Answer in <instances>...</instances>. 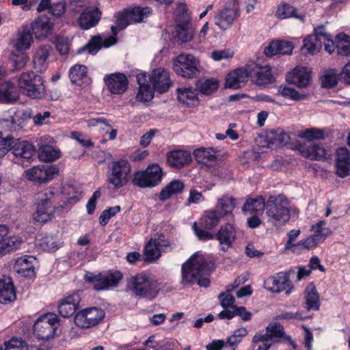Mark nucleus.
I'll list each match as a JSON object with an SVG mask.
<instances>
[{
	"label": "nucleus",
	"mask_w": 350,
	"mask_h": 350,
	"mask_svg": "<svg viewBox=\"0 0 350 350\" xmlns=\"http://www.w3.org/2000/svg\"><path fill=\"white\" fill-rule=\"evenodd\" d=\"M150 12L148 8H142L136 7L126 10V19L131 23L143 22Z\"/></svg>",
	"instance_id": "nucleus-50"
},
{
	"label": "nucleus",
	"mask_w": 350,
	"mask_h": 350,
	"mask_svg": "<svg viewBox=\"0 0 350 350\" xmlns=\"http://www.w3.org/2000/svg\"><path fill=\"white\" fill-rule=\"evenodd\" d=\"M53 52V49L49 44L40 46L36 51L33 57L34 68L42 72L46 68L47 59Z\"/></svg>",
	"instance_id": "nucleus-29"
},
{
	"label": "nucleus",
	"mask_w": 350,
	"mask_h": 350,
	"mask_svg": "<svg viewBox=\"0 0 350 350\" xmlns=\"http://www.w3.org/2000/svg\"><path fill=\"white\" fill-rule=\"evenodd\" d=\"M289 272H280L276 275L269 278L265 281V288L273 293H279L286 291V294L291 293L293 288L291 281L290 280Z\"/></svg>",
	"instance_id": "nucleus-13"
},
{
	"label": "nucleus",
	"mask_w": 350,
	"mask_h": 350,
	"mask_svg": "<svg viewBox=\"0 0 350 350\" xmlns=\"http://www.w3.org/2000/svg\"><path fill=\"white\" fill-rule=\"evenodd\" d=\"M16 299L14 285L9 277L0 280V303L6 304Z\"/></svg>",
	"instance_id": "nucleus-35"
},
{
	"label": "nucleus",
	"mask_w": 350,
	"mask_h": 350,
	"mask_svg": "<svg viewBox=\"0 0 350 350\" xmlns=\"http://www.w3.org/2000/svg\"><path fill=\"white\" fill-rule=\"evenodd\" d=\"M336 172L340 178L350 175V152L346 148H338L336 151Z\"/></svg>",
	"instance_id": "nucleus-22"
},
{
	"label": "nucleus",
	"mask_w": 350,
	"mask_h": 350,
	"mask_svg": "<svg viewBox=\"0 0 350 350\" xmlns=\"http://www.w3.org/2000/svg\"><path fill=\"white\" fill-rule=\"evenodd\" d=\"M215 237L219 243L221 250L226 252L236 240L237 232L232 225L226 224L220 227Z\"/></svg>",
	"instance_id": "nucleus-21"
},
{
	"label": "nucleus",
	"mask_w": 350,
	"mask_h": 350,
	"mask_svg": "<svg viewBox=\"0 0 350 350\" xmlns=\"http://www.w3.org/2000/svg\"><path fill=\"white\" fill-rule=\"evenodd\" d=\"M249 77L258 85H265L272 83L273 77L269 66H259L255 63L247 64Z\"/></svg>",
	"instance_id": "nucleus-16"
},
{
	"label": "nucleus",
	"mask_w": 350,
	"mask_h": 350,
	"mask_svg": "<svg viewBox=\"0 0 350 350\" xmlns=\"http://www.w3.org/2000/svg\"><path fill=\"white\" fill-rule=\"evenodd\" d=\"M59 156V152L49 145H42L39 147L38 157L41 161L51 162Z\"/></svg>",
	"instance_id": "nucleus-51"
},
{
	"label": "nucleus",
	"mask_w": 350,
	"mask_h": 350,
	"mask_svg": "<svg viewBox=\"0 0 350 350\" xmlns=\"http://www.w3.org/2000/svg\"><path fill=\"white\" fill-rule=\"evenodd\" d=\"M330 132L327 129H320L317 128H310L302 131L299 134V137L308 140V144L312 143V141L314 139H323L327 137Z\"/></svg>",
	"instance_id": "nucleus-41"
},
{
	"label": "nucleus",
	"mask_w": 350,
	"mask_h": 350,
	"mask_svg": "<svg viewBox=\"0 0 350 350\" xmlns=\"http://www.w3.org/2000/svg\"><path fill=\"white\" fill-rule=\"evenodd\" d=\"M249 76L246 65L245 68H239L230 72L227 76L225 86L234 90L239 89L247 81Z\"/></svg>",
	"instance_id": "nucleus-25"
},
{
	"label": "nucleus",
	"mask_w": 350,
	"mask_h": 350,
	"mask_svg": "<svg viewBox=\"0 0 350 350\" xmlns=\"http://www.w3.org/2000/svg\"><path fill=\"white\" fill-rule=\"evenodd\" d=\"M319 243L312 234L306 239L300 241L297 245L304 249L310 250L316 247Z\"/></svg>",
	"instance_id": "nucleus-64"
},
{
	"label": "nucleus",
	"mask_w": 350,
	"mask_h": 350,
	"mask_svg": "<svg viewBox=\"0 0 350 350\" xmlns=\"http://www.w3.org/2000/svg\"><path fill=\"white\" fill-rule=\"evenodd\" d=\"M18 85L22 93L29 97L36 98L43 94V79L32 71L23 72L18 79Z\"/></svg>",
	"instance_id": "nucleus-5"
},
{
	"label": "nucleus",
	"mask_w": 350,
	"mask_h": 350,
	"mask_svg": "<svg viewBox=\"0 0 350 350\" xmlns=\"http://www.w3.org/2000/svg\"><path fill=\"white\" fill-rule=\"evenodd\" d=\"M289 203L282 194L269 198L266 206V214L269 221L274 226H282L290 219Z\"/></svg>",
	"instance_id": "nucleus-2"
},
{
	"label": "nucleus",
	"mask_w": 350,
	"mask_h": 350,
	"mask_svg": "<svg viewBox=\"0 0 350 350\" xmlns=\"http://www.w3.org/2000/svg\"><path fill=\"white\" fill-rule=\"evenodd\" d=\"M297 9L290 5L289 3H284L278 5L275 16L280 19H285L288 18H296L300 20H304V15L297 14Z\"/></svg>",
	"instance_id": "nucleus-43"
},
{
	"label": "nucleus",
	"mask_w": 350,
	"mask_h": 350,
	"mask_svg": "<svg viewBox=\"0 0 350 350\" xmlns=\"http://www.w3.org/2000/svg\"><path fill=\"white\" fill-rule=\"evenodd\" d=\"M191 160L190 153L183 150L171 151L167 154V163L176 168H182L185 164L189 163Z\"/></svg>",
	"instance_id": "nucleus-33"
},
{
	"label": "nucleus",
	"mask_w": 350,
	"mask_h": 350,
	"mask_svg": "<svg viewBox=\"0 0 350 350\" xmlns=\"http://www.w3.org/2000/svg\"><path fill=\"white\" fill-rule=\"evenodd\" d=\"M0 144L8 146L10 150L17 158L29 161L35 154L34 146L27 141L14 139L12 137H0Z\"/></svg>",
	"instance_id": "nucleus-10"
},
{
	"label": "nucleus",
	"mask_w": 350,
	"mask_h": 350,
	"mask_svg": "<svg viewBox=\"0 0 350 350\" xmlns=\"http://www.w3.org/2000/svg\"><path fill=\"white\" fill-rule=\"evenodd\" d=\"M127 288L136 296L150 299L157 294V284L145 273L131 276L127 280Z\"/></svg>",
	"instance_id": "nucleus-3"
},
{
	"label": "nucleus",
	"mask_w": 350,
	"mask_h": 350,
	"mask_svg": "<svg viewBox=\"0 0 350 350\" xmlns=\"http://www.w3.org/2000/svg\"><path fill=\"white\" fill-rule=\"evenodd\" d=\"M87 67L83 65H75L72 66L69 72V77L73 83H77L80 80L86 77Z\"/></svg>",
	"instance_id": "nucleus-56"
},
{
	"label": "nucleus",
	"mask_w": 350,
	"mask_h": 350,
	"mask_svg": "<svg viewBox=\"0 0 350 350\" xmlns=\"http://www.w3.org/2000/svg\"><path fill=\"white\" fill-rule=\"evenodd\" d=\"M55 189L47 188L38 194L36 211L33 214L35 221L45 223L53 217Z\"/></svg>",
	"instance_id": "nucleus-4"
},
{
	"label": "nucleus",
	"mask_w": 350,
	"mask_h": 350,
	"mask_svg": "<svg viewBox=\"0 0 350 350\" xmlns=\"http://www.w3.org/2000/svg\"><path fill=\"white\" fill-rule=\"evenodd\" d=\"M81 301V297L79 292H75L66 298L59 305L58 312L59 314L67 318L71 317L77 310Z\"/></svg>",
	"instance_id": "nucleus-23"
},
{
	"label": "nucleus",
	"mask_w": 350,
	"mask_h": 350,
	"mask_svg": "<svg viewBox=\"0 0 350 350\" xmlns=\"http://www.w3.org/2000/svg\"><path fill=\"white\" fill-rule=\"evenodd\" d=\"M325 226L326 224L324 221H320L316 225L312 226L311 230L314 232L312 235L319 243L323 242L332 233L331 230Z\"/></svg>",
	"instance_id": "nucleus-52"
},
{
	"label": "nucleus",
	"mask_w": 350,
	"mask_h": 350,
	"mask_svg": "<svg viewBox=\"0 0 350 350\" xmlns=\"http://www.w3.org/2000/svg\"><path fill=\"white\" fill-rule=\"evenodd\" d=\"M4 350H29L27 344L21 338L12 337L10 340L5 342ZM0 350H3L0 347Z\"/></svg>",
	"instance_id": "nucleus-57"
},
{
	"label": "nucleus",
	"mask_w": 350,
	"mask_h": 350,
	"mask_svg": "<svg viewBox=\"0 0 350 350\" xmlns=\"http://www.w3.org/2000/svg\"><path fill=\"white\" fill-rule=\"evenodd\" d=\"M193 155L198 163L211 165L219 159L220 151L213 148H200L193 152Z\"/></svg>",
	"instance_id": "nucleus-30"
},
{
	"label": "nucleus",
	"mask_w": 350,
	"mask_h": 350,
	"mask_svg": "<svg viewBox=\"0 0 350 350\" xmlns=\"http://www.w3.org/2000/svg\"><path fill=\"white\" fill-rule=\"evenodd\" d=\"M290 136L288 133L284 132L283 130L278 129L273 133L271 137V142L276 146H284L288 143Z\"/></svg>",
	"instance_id": "nucleus-59"
},
{
	"label": "nucleus",
	"mask_w": 350,
	"mask_h": 350,
	"mask_svg": "<svg viewBox=\"0 0 350 350\" xmlns=\"http://www.w3.org/2000/svg\"><path fill=\"white\" fill-rule=\"evenodd\" d=\"M66 3L64 1L53 2L49 10V12L54 16L60 17L66 11Z\"/></svg>",
	"instance_id": "nucleus-62"
},
{
	"label": "nucleus",
	"mask_w": 350,
	"mask_h": 350,
	"mask_svg": "<svg viewBox=\"0 0 350 350\" xmlns=\"http://www.w3.org/2000/svg\"><path fill=\"white\" fill-rule=\"evenodd\" d=\"M150 240L153 241V243L155 244L157 247H159L161 251H165L167 248L170 247V241L165 239V237L163 234H158L157 237L155 236L154 238H151Z\"/></svg>",
	"instance_id": "nucleus-63"
},
{
	"label": "nucleus",
	"mask_w": 350,
	"mask_h": 350,
	"mask_svg": "<svg viewBox=\"0 0 350 350\" xmlns=\"http://www.w3.org/2000/svg\"><path fill=\"white\" fill-rule=\"evenodd\" d=\"M185 187L184 183L180 180H174L165 187L160 192L161 200L169 199L172 196L181 193Z\"/></svg>",
	"instance_id": "nucleus-42"
},
{
	"label": "nucleus",
	"mask_w": 350,
	"mask_h": 350,
	"mask_svg": "<svg viewBox=\"0 0 350 350\" xmlns=\"http://www.w3.org/2000/svg\"><path fill=\"white\" fill-rule=\"evenodd\" d=\"M236 206V200L233 197L224 196L218 199L215 208L219 211L223 216L232 213Z\"/></svg>",
	"instance_id": "nucleus-48"
},
{
	"label": "nucleus",
	"mask_w": 350,
	"mask_h": 350,
	"mask_svg": "<svg viewBox=\"0 0 350 350\" xmlns=\"http://www.w3.org/2000/svg\"><path fill=\"white\" fill-rule=\"evenodd\" d=\"M120 211V206H115L103 211L99 217V222L105 226L107 224L110 218Z\"/></svg>",
	"instance_id": "nucleus-60"
},
{
	"label": "nucleus",
	"mask_w": 350,
	"mask_h": 350,
	"mask_svg": "<svg viewBox=\"0 0 350 350\" xmlns=\"http://www.w3.org/2000/svg\"><path fill=\"white\" fill-rule=\"evenodd\" d=\"M305 299L308 310L319 308V297L316 288L313 285L308 286L305 290Z\"/></svg>",
	"instance_id": "nucleus-46"
},
{
	"label": "nucleus",
	"mask_w": 350,
	"mask_h": 350,
	"mask_svg": "<svg viewBox=\"0 0 350 350\" xmlns=\"http://www.w3.org/2000/svg\"><path fill=\"white\" fill-rule=\"evenodd\" d=\"M194 35V28L189 23H185L183 25H178L174 27L173 36L177 42H188L191 41Z\"/></svg>",
	"instance_id": "nucleus-36"
},
{
	"label": "nucleus",
	"mask_w": 350,
	"mask_h": 350,
	"mask_svg": "<svg viewBox=\"0 0 350 350\" xmlns=\"http://www.w3.org/2000/svg\"><path fill=\"white\" fill-rule=\"evenodd\" d=\"M301 154L311 159L320 160L325 158L329 150L319 144L310 143L299 146Z\"/></svg>",
	"instance_id": "nucleus-28"
},
{
	"label": "nucleus",
	"mask_w": 350,
	"mask_h": 350,
	"mask_svg": "<svg viewBox=\"0 0 350 350\" xmlns=\"http://www.w3.org/2000/svg\"><path fill=\"white\" fill-rule=\"evenodd\" d=\"M100 16L101 12L98 8L88 7L77 18L78 25L82 29H89L98 23Z\"/></svg>",
	"instance_id": "nucleus-20"
},
{
	"label": "nucleus",
	"mask_w": 350,
	"mask_h": 350,
	"mask_svg": "<svg viewBox=\"0 0 350 350\" xmlns=\"http://www.w3.org/2000/svg\"><path fill=\"white\" fill-rule=\"evenodd\" d=\"M338 80H340L339 73L334 69L329 70L325 71L321 77V84L323 88H330L335 86Z\"/></svg>",
	"instance_id": "nucleus-54"
},
{
	"label": "nucleus",
	"mask_w": 350,
	"mask_h": 350,
	"mask_svg": "<svg viewBox=\"0 0 350 350\" xmlns=\"http://www.w3.org/2000/svg\"><path fill=\"white\" fill-rule=\"evenodd\" d=\"M36 258L33 256H25L16 260L14 270L23 277H31L34 274V265Z\"/></svg>",
	"instance_id": "nucleus-31"
},
{
	"label": "nucleus",
	"mask_w": 350,
	"mask_h": 350,
	"mask_svg": "<svg viewBox=\"0 0 350 350\" xmlns=\"http://www.w3.org/2000/svg\"><path fill=\"white\" fill-rule=\"evenodd\" d=\"M336 48L338 55L350 56V37L344 33H339L336 38Z\"/></svg>",
	"instance_id": "nucleus-49"
},
{
	"label": "nucleus",
	"mask_w": 350,
	"mask_h": 350,
	"mask_svg": "<svg viewBox=\"0 0 350 350\" xmlns=\"http://www.w3.org/2000/svg\"><path fill=\"white\" fill-rule=\"evenodd\" d=\"M213 269V264L208 262L203 256L193 255L183 265L182 282H197L199 286L208 287L210 284L208 276Z\"/></svg>",
	"instance_id": "nucleus-1"
},
{
	"label": "nucleus",
	"mask_w": 350,
	"mask_h": 350,
	"mask_svg": "<svg viewBox=\"0 0 350 350\" xmlns=\"http://www.w3.org/2000/svg\"><path fill=\"white\" fill-rule=\"evenodd\" d=\"M223 217V214L216 208L206 211L201 217V224L205 229L211 230L219 224Z\"/></svg>",
	"instance_id": "nucleus-38"
},
{
	"label": "nucleus",
	"mask_w": 350,
	"mask_h": 350,
	"mask_svg": "<svg viewBox=\"0 0 350 350\" xmlns=\"http://www.w3.org/2000/svg\"><path fill=\"white\" fill-rule=\"evenodd\" d=\"M117 27L116 26H111V31L113 34V36L109 37L103 41L102 38L99 36H95L83 47L79 50V53H81L84 51H88L92 54H96L101 48L102 45L105 47H109L114 44L116 41Z\"/></svg>",
	"instance_id": "nucleus-18"
},
{
	"label": "nucleus",
	"mask_w": 350,
	"mask_h": 350,
	"mask_svg": "<svg viewBox=\"0 0 350 350\" xmlns=\"http://www.w3.org/2000/svg\"><path fill=\"white\" fill-rule=\"evenodd\" d=\"M33 42V37L29 29L23 28L15 34L10 44L18 51L29 49Z\"/></svg>",
	"instance_id": "nucleus-27"
},
{
	"label": "nucleus",
	"mask_w": 350,
	"mask_h": 350,
	"mask_svg": "<svg viewBox=\"0 0 350 350\" xmlns=\"http://www.w3.org/2000/svg\"><path fill=\"white\" fill-rule=\"evenodd\" d=\"M162 251L155 245L153 241L150 240L144 248V260L152 262L158 259Z\"/></svg>",
	"instance_id": "nucleus-55"
},
{
	"label": "nucleus",
	"mask_w": 350,
	"mask_h": 350,
	"mask_svg": "<svg viewBox=\"0 0 350 350\" xmlns=\"http://www.w3.org/2000/svg\"><path fill=\"white\" fill-rule=\"evenodd\" d=\"M163 172L157 164H152L144 171L137 172L133 180V183L142 188L153 187L161 180Z\"/></svg>",
	"instance_id": "nucleus-7"
},
{
	"label": "nucleus",
	"mask_w": 350,
	"mask_h": 350,
	"mask_svg": "<svg viewBox=\"0 0 350 350\" xmlns=\"http://www.w3.org/2000/svg\"><path fill=\"white\" fill-rule=\"evenodd\" d=\"M265 208V200L262 197L256 199H248L242 206V211L245 213H262Z\"/></svg>",
	"instance_id": "nucleus-45"
},
{
	"label": "nucleus",
	"mask_w": 350,
	"mask_h": 350,
	"mask_svg": "<svg viewBox=\"0 0 350 350\" xmlns=\"http://www.w3.org/2000/svg\"><path fill=\"white\" fill-rule=\"evenodd\" d=\"M197 90L204 95H210L216 92L218 82L214 79H200L196 82Z\"/></svg>",
	"instance_id": "nucleus-47"
},
{
	"label": "nucleus",
	"mask_w": 350,
	"mask_h": 350,
	"mask_svg": "<svg viewBox=\"0 0 350 350\" xmlns=\"http://www.w3.org/2000/svg\"><path fill=\"white\" fill-rule=\"evenodd\" d=\"M104 317L105 312L100 308L96 307L86 308L75 315V323L78 327L88 328L96 325Z\"/></svg>",
	"instance_id": "nucleus-12"
},
{
	"label": "nucleus",
	"mask_w": 350,
	"mask_h": 350,
	"mask_svg": "<svg viewBox=\"0 0 350 350\" xmlns=\"http://www.w3.org/2000/svg\"><path fill=\"white\" fill-rule=\"evenodd\" d=\"M57 173L56 167L46 165H40L26 171L29 180L36 183H46L53 178Z\"/></svg>",
	"instance_id": "nucleus-17"
},
{
	"label": "nucleus",
	"mask_w": 350,
	"mask_h": 350,
	"mask_svg": "<svg viewBox=\"0 0 350 350\" xmlns=\"http://www.w3.org/2000/svg\"><path fill=\"white\" fill-rule=\"evenodd\" d=\"M247 330L245 328H239L237 330H235L232 335H231L226 342V345H229L230 347H234L237 343H239L243 337L246 336L247 334Z\"/></svg>",
	"instance_id": "nucleus-61"
},
{
	"label": "nucleus",
	"mask_w": 350,
	"mask_h": 350,
	"mask_svg": "<svg viewBox=\"0 0 350 350\" xmlns=\"http://www.w3.org/2000/svg\"><path fill=\"white\" fill-rule=\"evenodd\" d=\"M284 331L280 323L275 322L270 323L266 327V333L264 334H256L252 339L253 342H258V341H267L271 340L272 342H276L279 338L284 335Z\"/></svg>",
	"instance_id": "nucleus-24"
},
{
	"label": "nucleus",
	"mask_w": 350,
	"mask_h": 350,
	"mask_svg": "<svg viewBox=\"0 0 350 350\" xmlns=\"http://www.w3.org/2000/svg\"><path fill=\"white\" fill-rule=\"evenodd\" d=\"M105 83L112 94H121L127 89L128 80L124 74L116 73L107 77Z\"/></svg>",
	"instance_id": "nucleus-26"
},
{
	"label": "nucleus",
	"mask_w": 350,
	"mask_h": 350,
	"mask_svg": "<svg viewBox=\"0 0 350 350\" xmlns=\"http://www.w3.org/2000/svg\"><path fill=\"white\" fill-rule=\"evenodd\" d=\"M147 77L145 74H139L137 76V81L139 85L137 98L141 101H148L153 98L152 86L146 83Z\"/></svg>",
	"instance_id": "nucleus-37"
},
{
	"label": "nucleus",
	"mask_w": 350,
	"mask_h": 350,
	"mask_svg": "<svg viewBox=\"0 0 350 350\" xmlns=\"http://www.w3.org/2000/svg\"><path fill=\"white\" fill-rule=\"evenodd\" d=\"M36 37L41 39L47 37L52 31L53 24L46 16L38 17L31 25Z\"/></svg>",
	"instance_id": "nucleus-32"
},
{
	"label": "nucleus",
	"mask_w": 350,
	"mask_h": 350,
	"mask_svg": "<svg viewBox=\"0 0 350 350\" xmlns=\"http://www.w3.org/2000/svg\"><path fill=\"white\" fill-rule=\"evenodd\" d=\"M196 90L191 88H180L176 90L177 98L183 104L191 107L198 103Z\"/></svg>",
	"instance_id": "nucleus-39"
},
{
	"label": "nucleus",
	"mask_w": 350,
	"mask_h": 350,
	"mask_svg": "<svg viewBox=\"0 0 350 350\" xmlns=\"http://www.w3.org/2000/svg\"><path fill=\"white\" fill-rule=\"evenodd\" d=\"M57 316L54 313H49L39 318L33 325L35 336L42 340L53 338L57 328Z\"/></svg>",
	"instance_id": "nucleus-9"
},
{
	"label": "nucleus",
	"mask_w": 350,
	"mask_h": 350,
	"mask_svg": "<svg viewBox=\"0 0 350 350\" xmlns=\"http://www.w3.org/2000/svg\"><path fill=\"white\" fill-rule=\"evenodd\" d=\"M322 44V40H318L317 37L310 35L304 40L302 50L306 53L314 54L321 50Z\"/></svg>",
	"instance_id": "nucleus-53"
},
{
	"label": "nucleus",
	"mask_w": 350,
	"mask_h": 350,
	"mask_svg": "<svg viewBox=\"0 0 350 350\" xmlns=\"http://www.w3.org/2000/svg\"><path fill=\"white\" fill-rule=\"evenodd\" d=\"M21 243L22 239L19 237H11L4 239L0 244V256L15 252Z\"/></svg>",
	"instance_id": "nucleus-44"
},
{
	"label": "nucleus",
	"mask_w": 350,
	"mask_h": 350,
	"mask_svg": "<svg viewBox=\"0 0 350 350\" xmlns=\"http://www.w3.org/2000/svg\"><path fill=\"white\" fill-rule=\"evenodd\" d=\"M148 79L152 85L153 92L155 90L159 93L166 92L172 85L169 72L162 68L154 69Z\"/></svg>",
	"instance_id": "nucleus-15"
},
{
	"label": "nucleus",
	"mask_w": 350,
	"mask_h": 350,
	"mask_svg": "<svg viewBox=\"0 0 350 350\" xmlns=\"http://www.w3.org/2000/svg\"><path fill=\"white\" fill-rule=\"evenodd\" d=\"M237 6L233 3L227 4L219 10L215 16V24L223 31L230 27L237 16Z\"/></svg>",
	"instance_id": "nucleus-14"
},
{
	"label": "nucleus",
	"mask_w": 350,
	"mask_h": 350,
	"mask_svg": "<svg viewBox=\"0 0 350 350\" xmlns=\"http://www.w3.org/2000/svg\"><path fill=\"white\" fill-rule=\"evenodd\" d=\"M278 92L284 97L290 98L295 100H303L307 97L306 94H301L295 89L286 86H280Z\"/></svg>",
	"instance_id": "nucleus-58"
},
{
	"label": "nucleus",
	"mask_w": 350,
	"mask_h": 350,
	"mask_svg": "<svg viewBox=\"0 0 350 350\" xmlns=\"http://www.w3.org/2000/svg\"><path fill=\"white\" fill-rule=\"evenodd\" d=\"M122 278L120 271L109 272L93 275L91 273L85 275L86 281L91 282L97 291L105 290L110 287L116 286Z\"/></svg>",
	"instance_id": "nucleus-11"
},
{
	"label": "nucleus",
	"mask_w": 350,
	"mask_h": 350,
	"mask_svg": "<svg viewBox=\"0 0 350 350\" xmlns=\"http://www.w3.org/2000/svg\"><path fill=\"white\" fill-rule=\"evenodd\" d=\"M286 80L299 88H306L312 81L311 71L303 66H297L287 75Z\"/></svg>",
	"instance_id": "nucleus-19"
},
{
	"label": "nucleus",
	"mask_w": 350,
	"mask_h": 350,
	"mask_svg": "<svg viewBox=\"0 0 350 350\" xmlns=\"http://www.w3.org/2000/svg\"><path fill=\"white\" fill-rule=\"evenodd\" d=\"M18 98L14 85L10 82L0 84V102L12 103Z\"/></svg>",
	"instance_id": "nucleus-40"
},
{
	"label": "nucleus",
	"mask_w": 350,
	"mask_h": 350,
	"mask_svg": "<svg viewBox=\"0 0 350 350\" xmlns=\"http://www.w3.org/2000/svg\"><path fill=\"white\" fill-rule=\"evenodd\" d=\"M293 46L288 41H273L265 49V54L271 57L277 54L289 55L292 53Z\"/></svg>",
	"instance_id": "nucleus-34"
},
{
	"label": "nucleus",
	"mask_w": 350,
	"mask_h": 350,
	"mask_svg": "<svg viewBox=\"0 0 350 350\" xmlns=\"http://www.w3.org/2000/svg\"><path fill=\"white\" fill-rule=\"evenodd\" d=\"M199 62L191 54L183 53L174 60V71L180 76L192 79L196 77L199 73Z\"/></svg>",
	"instance_id": "nucleus-6"
},
{
	"label": "nucleus",
	"mask_w": 350,
	"mask_h": 350,
	"mask_svg": "<svg viewBox=\"0 0 350 350\" xmlns=\"http://www.w3.org/2000/svg\"><path fill=\"white\" fill-rule=\"evenodd\" d=\"M130 172V164L126 160L113 161L109 166L107 180L116 188L122 187L129 181Z\"/></svg>",
	"instance_id": "nucleus-8"
}]
</instances>
